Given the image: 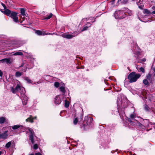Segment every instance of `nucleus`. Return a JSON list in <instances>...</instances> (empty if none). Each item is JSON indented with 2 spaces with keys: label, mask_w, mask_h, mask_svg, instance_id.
I'll list each match as a JSON object with an SVG mask.
<instances>
[{
  "label": "nucleus",
  "mask_w": 155,
  "mask_h": 155,
  "mask_svg": "<svg viewBox=\"0 0 155 155\" xmlns=\"http://www.w3.org/2000/svg\"><path fill=\"white\" fill-rule=\"evenodd\" d=\"M69 105V103L68 101L66 100L65 101L64 106L66 107H68Z\"/></svg>",
  "instance_id": "4be33fe9"
},
{
  "label": "nucleus",
  "mask_w": 155,
  "mask_h": 155,
  "mask_svg": "<svg viewBox=\"0 0 155 155\" xmlns=\"http://www.w3.org/2000/svg\"><path fill=\"white\" fill-rule=\"evenodd\" d=\"M152 8L153 10H154L152 12V13L153 14H155V6L152 7Z\"/></svg>",
  "instance_id": "473e14b6"
},
{
  "label": "nucleus",
  "mask_w": 155,
  "mask_h": 155,
  "mask_svg": "<svg viewBox=\"0 0 155 155\" xmlns=\"http://www.w3.org/2000/svg\"><path fill=\"white\" fill-rule=\"evenodd\" d=\"M55 103L57 104H59L61 103V101L58 96H56L55 98Z\"/></svg>",
  "instance_id": "9b49d317"
},
{
  "label": "nucleus",
  "mask_w": 155,
  "mask_h": 155,
  "mask_svg": "<svg viewBox=\"0 0 155 155\" xmlns=\"http://www.w3.org/2000/svg\"><path fill=\"white\" fill-rule=\"evenodd\" d=\"M76 35H75L74 34H67L66 38L67 39H71L73 37L75 36Z\"/></svg>",
  "instance_id": "ddd939ff"
},
{
  "label": "nucleus",
  "mask_w": 155,
  "mask_h": 155,
  "mask_svg": "<svg viewBox=\"0 0 155 155\" xmlns=\"http://www.w3.org/2000/svg\"><path fill=\"white\" fill-rule=\"evenodd\" d=\"M26 121L27 122L29 121L31 123H33L34 122V121L33 120L32 118V116L31 115H30L29 117L26 119Z\"/></svg>",
  "instance_id": "4468645a"
},
{
  "label": "nucleus",
  "mask_w": 155,
  "mask_h": 155,
  "mask_svg": "<svg viewBox=\"0 0 155 155\" xmlns=\"http://www.w3.org/2000/svg\"><path fill=\"white\" fill-rule=\"evenodd\" d=\"M78 122V119L77 118H75L74 119L73 121V123L74 125H76Z\"/></svg>",
  "instance_id": "a878e982"
},
{
  "label": "nucleus",
  "mask_w": 155,
  "mask_h": 155,
  "mask_svg": "<svg viewBox=\"0 0 155 155\" xmlns=\"http://www.w3.org/2000/svg\"><path fill=\"white\" fill-rule=\"evenodd\" d=\"M143 83L145 85H148L149 84V82L148 80L145 79L143 81Z\"/></svg>",
  "instance_id": "5701e85b"
},
{
  "label": "nucleus",
  "mask_w": 155,
  "mask_h": 155,
  "mask_svg": "<svg viewBox=\"0 0 155 155\" xmlns=\"http://www.w3.org/2000/svg\"><path fill=\"white\" fill-rule=\"evenodd\" d=\"M145 108L146 110H148L149 107L147 105H146L145 106Z\"/></svg>",
  "instance_id": "ea45409f"
},
{
  "label": "nucleus",
  "mask_w": 155,
  "mask_h": 155,
  "mask_svg": "<svg viewBox=\"0 0 155 155\" xmlns=\"http://www.w3.org/2000/svg\"><path fill=\"white\" fill-rule=\"evenodd\" d=\"M7 133L8 131H5L4 133L0 134L1 138L4 139L7 138L8 136Z\"/></svg>",
  "instance_id": "6e6552de"
},
{
  "label": "nucleus",
  "mask_w": 155,
  "mask_h": 155,
  "mask_svg": "<svg viewBox=\"0 0 155 155\" xmlns=\"http://www.w3.org/2000/svg\"><path fill=\"white\" fill-rule=\"evenodd\" d=\"M1 5L4 7V9H6V6L4 4H3V3H1Z\"/></svg>",
  "instance_id": "4c0bfd02"
},
{
  "label": "nucleus",
  "mask_w": 155,
  "mask_h": 155,
  "mask_svg": "<svg viewBox=\"0 0 155 155\" xmlns=\"http://www.w3.org/2000/svg\"><path fill=\"white\" fill-rule=\"evenodd\" d=\"M2 12L8 16H9L10 15H11V11L8 9H6L4 11H2Z\"/></svg>",
  "instance_id": "9d476101"
},
{
  "label": "nucleus",
  "mask_w": 155,
  "mask_h": 155,
  "mask_svg": "<svg viewBox=\"0 0 155 155\" xmlns=\"http://www.w3.org/2000/svg\"><path fill=\"white\" fill-rule=\"evenodd\" d=\"M38 145L37 144H35L33 146V148L35 150L37 149L38 148Z\"/></svg>",
  "instance_id": "cd10ccee"
},
{
  "label": "nucleus",
  "mask_w": 155,
  "mask_h": 155,
  "mask_svg": "<svg viewBox=\"0 0 155 155\" xmlns=\"http://www.w3.org/2000/svg\"><path fill=\"white\" fill-rule=\"evenodd\" d=\"M22 127L23 126L22 125L18 124L12 126V128L13 130H16L20 127Z\"/></svg>",
  "instance_id": "f8f14e48"
},
{
  "label": "nucleus",
  "mask_w": 155,
  "mask_h": 155,
  "mask_svg": "<svg viewBox=\"0 0 155 155\" xmlns=\"http://www.w3.org/2000/svg\"><path fill=\"white\" fill-rule=\"evenodd\" d=\"M53 15L52 13H51L50 15L47 17L44 18L43 19L44 20H48L50 19L52 16Z\"/></svg>",
  "instance_id": "aec40b11"
},
{
  "label": "nucleus",
  "mask_w": 155,
  "mask_h": 155,
  "mask_svg": "<svg viewBox=\"0 0 155 155\" xmlns=\"http://www.w3.org/2000/svg\"><path fill=\"white\" fill-rule=\"evenodd\" d=\"M128 0H123L121 2L124 4H126Z\"/></svg>",
  "instance_id": "f704fd0d"
},
{
  "label": "nucleus",
  "mask_w": 155,
  "mask_h": 155,
  "mask_svg": "<svg viewBox=\"0 0 155 155\" xmlns=\"http://www.w3.org/2000/svg\"><path fill=\"white\" fill-rule=\"evenodd\" d=\"M61 36L64 38H66L67 34H65L64 33H62L61 35Z\"/></svg>",
  "instance_id": "72a5a7b5"
},
{
  "label": "nucleus",
  "mask_w": 155,
  "mask_h": 155,
  "mask_svg": "<svg viewBox=\"0 0 155 155\" xmlns=\"http://www.w3.org/2000/svg\"><path fill=\"white\" fill-rule=\"evenodd\" d=\"M21 14L23 16H25V10L24 8H21L20 9Z\"/></svg>",
  "instance_id": "dca6fc26"
},
{
  "label": "nucleus",
  "mask_w": 155,
  "mask_h": 155,
  "mask_svg": "<svg viewBox=\"0 0 155 155\" xmlns=\"http://www.w3.org/2000/svg\"><path fill=\"white\" fill-rule=\"evenodd\" d=\"M32 118L33 120H34L36 119L37 117L36 116L35 117H32Z\"/></svg>",
  "instance_id": "37998d69"
},
{
  "label": "nucleus",
  "mask_w": 155,
  "mask_h": 155,
  "mask_svg": "<svg viewBox=\"0 0 155 155\" xmlns=\"http://www.w3.org/2000/svg\"><path fill=\"white\" fill-rule=\"evenodd\" d=\"M121 0H118V1H117V5H118V3L120 1H121Z\"/></svg>",
  "instance_id": "a18cd8bd"
},
{
  "label": "nucleus",
  "mask_w": 155,
  "mask_h": 155,
  "mask_svg": "<svg viewBox=\"0 0 155 155\" xmlns=\"http://www.w3.org/2000/svg\"><path fill=\"white\" fill-rule=\"evenodd\" d=\"M22 75L21 72L19 71H17L15 73V76L16 77H19L20 76Z\"/></svg>",
  "instance_id": "412c9836"
},
{
  "label": "nucleus",
  "mask_w": 155,
  "mask_h": 155,
  "mask_svg": "<svg viewBox=\"0 0 155 155\" xmlns=\"http://www.w3.org/2000/svg\"><path fill=\"white\" fill-rule=\"evenodd\" d=\"M29 155H34V154H33V153H31V154H29Z\"/></svg>",
  "instance_id": "09e8293b"
},
{
  "label": "nucleus",
  "mask_w": 155,
  "mask_h": 155,
  "mask_svg": "<svg viewBox=\"0 0 155 155\" xmlns=\"http://www.w3.org/2000/svg\"><path fill=\"white\" fill-rule=\"evenodd\" d=\"M88 27L87 26L84 27L82 30V31H83L87 30Z\"/></svg>",
  "instance_id": "2f4dec72"
},
{
  "label": "nucleus",
  "mask_w": 155,
  "mask_h": 155,
  "mask_svg": "<svg viewBox=\"0 0 155 155\" xmlns=\"http://www.w3.org/2000/svg\"><path fill=\"white\" fill-rule=\"evenodd\" d=\"M27 129L30 133V134L29 136V139L31 140V142L32 143H34V132L32 129L29 127Z\"/></svg>",
  "instance_id": "7ed1b4c3"
},
{
  "label": "nucleus",
  "mask_w": 155,
  "mask_h": 155,
  "mask_svg": "<svg viewBox=\"0 0 155 155\" xmlns=\"http://www.w3.org/2000/svg\"><path fill=\"white\" fill-rule=\"evenodd\" d=\"M139 70L141 71L143 73L145 72V70L143 68L141 67L139 68Z\"/></svg>",
  "instance_id": "c756f323"
},
{
  "label": "nucleus",
  "mask_w": 155,
  "mask_h": 155,
  "mask_svg": "<svg viewBox=\"0 0 155 155\" xmlns=\"http://www.w3.org/2000/svg\"><path fill=\"white\" fill-rule=\"evenodd\" d=\"M143 13L146 15H147L150 13V11L148 9H145L143 10Z\"/></svg>",
  "instance_id": "6ab92c4d"
},
{
  "label": "nucleus",
  "mask_w": 155,
  "mask_h": 155,
  "mask_svg": "<svg viewBox=\"0 0 155 155\" xmlns=\"http://www.w3.org/2000/svg\"><path fill=\"white\" fill-rule=\"evenodd\" d=\"M35 155H42L39 152L36 153H35Z\"/></svg>",
  "instance_id": "a19ab883"
},
{
  "label": "nucleus",
  "mask_w": 155,
  "mask_h": 155,
  "mask_svg": "<svg viewBox=\"0 0 155 155\" xmlns=\"http://www.w3.org/2000/svg\"><path fill=\"white\" fill-rule=\"evenodd\" d=\"M128 121L130 122H132L131 120L130 119H129L128 120Z\"/></svg>",
  "instance_id": "49530a36"
},
{
  "label": "nucleus",
  "mask_w": 155,
  "mask_h": 155,
  "mask_svg": "<svg viewBox=\"0 0 155 155\" xmlns=\"http://www.w3.org/2000/svg\"><path fill=\"white\" fill-rule=\"evenodd\" d=\"M136 117V115L134 114H131L130 115V118L131 119H133Z\"/></svg>",
  "instance_id": "c85d7f7f"
},
{
  "label": "nucleus",
  "mask_w": 155,
  "mask_h": 155,
  "mask_svg": "<svg viewBox=\"0 0 155 155\" xmlns=\"http://www.w3.org/2000/svg\"><path fill=\"white\" fill-rule=\"evenodd\" d=\"M59 83L58 82H56L54 83V86L56 87H58L59 85Z\"/></svg>",
  "instance_id": "bb28decb"
},
{
  "label": "nucleus",
  "mask_w": 155,
  "mask_h": 155,
  "mask_svg": "<svg viewBox=\"0 0 155 155\" xmlns=\"http://www.w3.org/2000/svg\"><path fill=\"white\" fill-rule=\"evenodd\" d=\"M35 33L39 35H52L53 34L51 33H46V31L40 30H36Z\"/></svg>",
  "instance_id": "20e7f679"
},
{
  "label": "nucleus",
  "mask_w": 155,
  "mask_h": 155,
  "mask_svg": "<svg viewBox=\"0 0 155 155\" xmlns=\"http://www.w3.org/2000/svg\"><path fill=\"white\" fill-rule=\"evenodd\" d=\"M3 75V73L1 70H0V79H1Z\"/></svg>",
  "instance_id": "c9c22d12"
},
{
  "label": "nucleus",
  "mask_w": 155,
  "mask_h": 155,
  "mask_svg": "<svg viewBox=\"0 0 155 155\" xmlns=\"http://www.w3.org/2000/svg\"><path fill=\"white\" fill-rule=\"evenodd\" d=\"M142 61H146V59L145 58H144L142 60Z\"/></svg>",
  "instance_id": "c03bdc74"
},
{
  "label": "nucleus",
  "mask_w": 155,
  "mask_h": 155,
  "mask_svg": "<svg viewBox=\"0 0 155 155\" xmlns=\"http://www.w3.org/2000/svg\"><path fill=\"white\" fill-rule=\"evenodd\" d=\"M24 18H23L22 19H23V20H24Z\"/></svg>",
  "instance_id": "8fccbe9b"
},
{
  "label": "nucleus",
  "mask_w": 155,
  "mask_h": 155,
  "mask_svg": "<svg viewBox=\"0 0 155 155\" xmlns=\"http://www.w3.org/2000/svg\"><path fill=\"white\" fill-rule=\"evenodd\" d=\"M150 78V74H148L147 76V80H149Z\"/></svg>",
  "instance_id": "58836bf2"
},
{
  "label": "nucleus",
  "mask_w": 155,
  "mask_h": 155,
  "mask_svg": "<svg viewBox=\"0 0 155 155\" xmlns=\"http://www.w3.org/2000/svg\"><path fill=\"white\" fill-rule=\"evenodd\" d=\"M136 122H137V125L140 127H142V124H141L140 122H138V121H137V120H136Z\"/></svg>",
  "instance_id": "7c9ffc66"
},
{
  "label": "nucleus",
  "mask_w": 155,
  "mask_h": 155,
  "mask_svg": "<svg viewBox=\"0 0 155 155\" xmlns=\"http://www.w3.org/2000/svg\"><path fill=\"white\" fill-rule=\"evenodd\" d=\"M115 0H112V1L110 2V4L111 5H113Z\"/></svg>",
  "instance_id": "e433bc0d"
},
{
  "label": "nucleus",
  "mask_w": 155,
  "mask_h": 155,
  "mask_svg": "<svg viewBox=\"0 0 155 155\" xmlns=\"http://www.w3.org/2000/svg\"><path fill=\"white\" fill-rule=\"evenodd\" d=\"M23 103L24 105H26L27 104V101H24Z\"/></svg>",
  "instance_id": "79ce46f5"
},
{
  "label": "nucleus",
  "mask_w": 155,
  "mask_h": 155,
  "mask_svg": "<svg viewBox=\"0 0 155 155\" xmlns=\"http://www.w3.org/2000/svg\"><path fill=\"white\" fill-rule=\"evenodd\" d=\"M123 12L122 11H118L116 12L114 14L115 17L116 18L122 19L124 17H122L120 15L123 14Z\"/></svg>",
  "instance_id": "423d86ee"
},
{
  "label": "nucleus",
  "mask_w": 155,
  "mask_h": 155,
  "mask_svg": "<svg viewBox=\"0 0 155 155\" xmlns=\"http://www.w3.org/2000/svg\"><path fill=\"white\" fill-rule=\"evenodd\" d=\"M24 79L27 81L28 83H31V80L28 77H25Z\"/></svg>",
  "instance_id": "b1692460"
},
{
  "label": "nucleus",
  "mask_w": 155,
  "mask_h": 155,
  "mask_svg": "<svg viewBox=\"0 0 155 155\" xmlns=\"http://www.w3.org/2000/svg\"><path fill=\"white\" fill-rule=\"evenodd\" d=\"M62 86L60 87L59 89L61 91L63 92H64L65 91V85L64 84H62Z\"/></svg>",
  "instance_id": "2eb2a0df"
},
{
  "label": "nucleus",
  "mask_w": 155,
  "mask_h": 155,
  "mask_svg": "<svg viewBox=\"0 0 155 155\" xmlns=\"http://www.w3.org/2000/svg\"><path fill=\"white\" fill-rule=\"evenodd\" d=\"M13 55H23V53L21 51L17 52L12 54Z\"/></svg>",
  "instance_id": "a211bd4d"
},
{
  "label": "nucleus",
  "mask_w": 155,
  "mask_h": 155,
  "mask_svg": "<svg viewBox=\"0 0 155 155\" xmlns=\"http://www.w3.org/2000/svg\"><path fill=\"white\" fill-rule=\"evenodd\" d=\"M2 151H0V155H1L2 153Z\"/></svg>",
  "instance_id": "de8ad7c7"
},
{
  "label": "nucleus",
  "mask_w": 155,
  "mask_h": 155,
  "mask_svg": "<svg viewBox=\"0 0 155 155\" xmlns=\"http://www.w3.org/2000/svg\"><path fill=\"white\" fill-rule=\"evenodd\" d=\"M143 0H139V1L138 2L137 4L139 8L142 9L143 7Z\"/></svg>",
  "instance_id": "1a4fd4ad"
},
{
  "label": "nucleus",
  "mask_w": 155,
  "mask_h": 155,
  "mask_svg": "<svg viewBox=\"0 0 155 155\" xmlns=\"http://www.w3.org/2000/svg\"><path fill=\"white\" fill-rule=\"evenodd\" d=\"M132 14L131 12H130V14H129L130 15H131Z\"/></svg>",
  "instance_id": "3c124183"
},
{
  "label": "nucleus",
  "mask_w": 155,
  "mask_h": 155,
  "mask_svg": "<svg viewBox=\"0 0 155 155\" xmlns=\"http://www.w3.org/2000/svg\"><path fill=\"white\" fill-rule=\"evenodd\" d=\"M6 120V119L3 117H0V124H2L4 123Z\"/></svg>",
  "instance_id": "f3484780"
},
{
  "label": "nucleus",
  "mask_w": 155,
  "mask_h": 155,
  "mask_svg": "<svg viewBox=\"0 0 155 155\" xmlns=\"http://www.w3.org/2000/svg\"><path fill=\"white\" fill-rule=\"evenodd\" d=\"M11 144V142H8L5 145V147L7 148H9Z\"/></svg>",
  "instance_id": "393cba45"
},
{
  "label": "nucleus",
  "mask_w": 155,
  "mask_h": 155,
  "mask_svg": "<svg viewBox=\"0 0 155 155\" xmlns=\"http://www.w3.org/2000/svg\"><path fill=\"white\" fill-rule=\"evenodd\" d=\"M18 13L12 12L11 14V17L13 19V21L15 22H18V18L17 17Z\"/></svg>",
  "instance_id": "39448f33"
},
{
  "label": "nucleus",
  "mask_w": 155,
  "mask_h": 155,
  "mask_svg": "<svg viewBox=\"0 0 155 155\" xmlns=\"http://www.w3.org/2000/svg\"><path fill=\"white\" fill-rule=\"evenodd\" d=\"M12 62V61L11 60L10 58H4L0 60V62H6L8 64H11Z\"/></svg>",
  "instance_id": "0eeeda50"
},
{
  "label": "nucleus",
  "mask_w": 155,
  "mask_h": 155,
  "mask_svg": "<svg viewBox=\"0 0 155 155\" xmlns=\"http://www.w3.org/2000/svg\"><path fill=\"white\" fill-rule=\"evenodd\" d=\"M140 76V74L133 72L129 75L128 79L129 80V82L132 83L136 82Z\"/></svg>",
  "instance_id": "f257e3e1"
},
{
  "label": "nucleus",
  "mask_w": 155,
  "mask_h": 155,
  "mask_svg": "<svg viewBox=\"0 0 155 155\" xmlns=\"http://www.w3.org/2000/svg\"><path fill=\"white\" fill-rule=\"evenodd\" d=\"M11 90L14 94L16 93L17 92L19 91L21 93V96H25L24 94L25 92V89L19 84H17L15 88L12 87L11 89Z\"/></svg>",
  "instance_id": "f03ea898"
}]
</instances>
